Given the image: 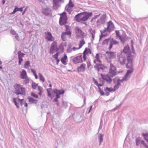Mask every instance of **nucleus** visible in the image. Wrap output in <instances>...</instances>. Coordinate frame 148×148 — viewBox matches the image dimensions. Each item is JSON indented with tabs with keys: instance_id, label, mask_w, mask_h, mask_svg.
Here are the masks:
<instances>
[{
	"instance_id": "1",
	"label": "nucleus",
	"mask_w": 148,
	"mask_h": 148,
	"mask_svg": "<svg viewBox=\"0 0 148 148\" xmlns=\"http://www.w3.org/2000/svg\"><path fill=\"white\" fill-rule=\"evenodd\" d=\"M92 12H89L86 11L77 14L75 15L74 18L77 22H85L92 15Z\"/></svg>"
},
{
	"instance_id": "2",
	"label": "nucleus",
	"mask_w": 148,
	"mask_h": 148,
	"mask_svg": "<svg viewBox=\"0 0 148 148\" xmlns=\"http://www.w3.org/2000/svg\"><path fill=\"white\" fill-rule=\"evenodd\" d=\"M14 87L15 89L14 93L17 95L25 94V91L24 88L21 87L20 85L17 84L14 85Z\"/></svg>"
},
{
	"instance_id": "3",
	"label": "nucleus",
	"mask_w": 148,
	"mask_h": 148,
	"mask_svg": "<svg viewBox=\"0 0 148 148\" xmlns=\"http://www.w3.org/2000/svg\"><path fill=\"white\" fill-rule=\"evenodd\" d=\"M53 92L55 95V97L54 99H59L60 98L61 95H63L65 93L64 89L58 90L56 88L53 89Z\"/></svg>"
},
{
	"instance_id": "4",
	"label": "nucleus",
	"mask_w": 148,
	"mask_h": 148,
	"mask_svg": "<svg viewBox=\"0 0 148 148\" xmlns=\"http://www.w3.org/2000/svg\"><path fill=\"white\" fill-rule=\"evenodd\" d=\"M92 80L95 84L98 87V92L100 93V95L101 96H103L105 95V93L102 90L100 87L103 86V82L101 84H99L97 81L94 77L92 78Z\"/></svg>"
},
{
	"instance_id": "5",
	"label": "nucleus",
	"mask_w": 148,
	"mask_h": 148,
	"mask_svg": "<svg viewBox=\"0 0 148 148\" xmlns=\"http://www.w3.org/2000/svg\"><path fill=\"white\" fill-rule=\"evenodd\" d=\"M108 73L109 74H112L114 76H116L117 74V69L116 67L112 63L110 64V68Z\"/></svg>"
},
{
	"instance_id": "6",
	"label": "nucleus",
	"mask_w": 148,
	"mask_h": 148,
	"mask_svg": "<svg viewBox=\"0 0 148 148\" xmlns=\"http://www.w3.org/2000/svg\"><path fill=\"white\" fill-rule=\"evenodd\" d=\"M23 99H20L19 98L17 97L16 98H14L13 99V101L14 103L15 104L16 106V107L17 108H18L19 106L18 105L17 103L16 102V101H17L18 102H19L20 103V105L21 106H22V104L23 103V104H24L25 106V107H27V103L25 101H23Z\"/></svg>"
},
{
	"instance_id": "7",
	"label": "nucleus",
	"mask_w": 148,
	"mask_h": 148,
	"mask_svg": "<svg viewBox=\"0 0 148 148\" xmlns=\"http://www.w3.org/2000/svg\"><path fill=\"white\" fill-rule=\"evenodd\" d=\"M72 62L75 64L82 63L83 61L82 60V55L81 54L74 57L72 59Z\"/></svg>"
},
{
	"instance_id": "8",
	"label": "nucleus",
	"mask_w": 148,
	"mask_h": 148,
	"mask_svg": "<svg viewBox=\"0 0 148 148\" xmlns=\"http://www.w3.org/2000/svg\"><path fill=\"white\" fill-rule=\"evenodd\" d=\"M73 119L77 123H79L83 120V118L80 114L76 113L74 114Z\"/></svg>"
},
{
	"instance_id": "9",
	"label": "nucleus",
	"mask_w": 148,
	"mask_h": 148,
	"mask_svg": "<svg viewBox=\"0 0 148 148\" xmlns=\"http://www.w3.org/2000/svg\"><path fill=\"white\" fill-rule=\"evenodd\" d=\"M45 39H46L47 41H54V38L50 32L48 31L45 32Z\"/></svg>"
},
{
	"instance_id": "10",
	"label": "nucleus",
	"mask_w": 148,
	"mask_h": 148,
	"mask_svg": "<svg viewBox=\"0 0 148 148\" xmlns=\"http://www.w3.org/2000/svg\"><path fill=\"white\" fill-rule=\"evenodd\" d=\"M51 10L48 7L45 8H42V13L46 16H51L52 14L51 13H50Z\"/></svg>"
},
{
	"instance_id": "11",
	"label": "nucleus",
	"mask_w": 148,
	"mask_h": 148,
	"mask_svg": "<svg viewBox=\"0 0 148 148\" xmlns=\"http://www.w3.org/2000/svg\"><path fill=\"white\" fill-rule=\"evenodd\" d=\"M107 25L108 32L110 33L114 29L115 27L113 23L111 21H109L107 23Z\"/></svg>"
},
{
	"instance_id": "12",
	"label": "nucleus",
	"mask_w": 148,
	"mask_h": 148,
	"mask_svg": "<svg viewBox=\"0 0 148 148\" xmlns=\"http://www.w3.org/2000/svg\"><path fill=\"white\" fill-rule=\"evenodd\" d=\"M107 18L106 14H104L100 17V19L98 20L96 22L97 23H100V24H104L105 23Z\"/></svg>"
},
{
	"instance_id": "13",
	"label": "nucleus",
	"mask_w": 148,
	"mask_h": 148,
	"mask_svg": "<svg viewBox=\"0 0 148 148\" xmlns=\"http://www.w3.org/2000/svg\"><path fill=\"white\" fill-rule=\"evenodd\" d=\"M121 53H123L125 54H128L129 53H132V52L130 50V47L128 45H126L124 47L123 50L121 51Z\"/></svg>"
},
{
	"instance_id": "14",
	"label": "nucleus",
	"mask_w": 148,
	"mask_h": 148,
	"mask_svg": "<svg viewBox=\"0 0 148 148\" xmlns=\"http://www.w3.org/2000/svg\"><path fill=\"white\" fill-rule=\"evenodd\" d=\"M86 64L84 63H82L80 64L79 66L77 67V71L78 72H84L85 70Z\"/></svg>"
},
{
	"instance_id": "15",
	"label": "nucleus",
	"mask_w": 148,
	"mask_h": 148,
	"mask_svg": "<svg viewBox=\"0 0 148 148\" xmlns=\"http://www.w3.org/2000/svg\"><path fill=\"white\" fill-rule=\"evenodd\" d=\"M68 18H64L63 17H60L59 20V24L61 26L68 23L67 22Z\"/></svg>"
},
{
	"instance_id": "16",
	"label": "nucleus",
	"mask_w": 148,
	"mask_h": 148,
	"mask_svg": "<svg viewBox=\"0 0 148 148\" xmlns=\"http://www.w3.org/2000/svg\"><path fill=\"white\" fill-rule=\"evenodd\" d=\"M18 56V64L20 65L21 64V62L22 61L23 59L22 58L25 55L24 53H21V51H19L17 53Z\"/></svg>"
},
{
	"instance_id": "17",
	"label": "nucleus",
	"mask_w": 148,
	"mask_h": 148,
	"mask_svg": "<svg viewBox=\"0 0 148 148\" xmlns=\"http://www.w3.org/2000/svg\"><path fill=\"white\" fill-rule=\"evenodd\" d=\"M60 61L64 65H66L67 64V62L68 61V57L66 54H64L63 56L60 59Z\"/></svg>"
},
{
	"instance_id": "18",
	"label": "nucleus",
	"mask_w": 148,
	"mask_h": 148,
	"mask_svg": "<svg viewBox=\"0 0 148 148\" xmlns=\"http://www.w3.org/2000/svg\"><path fill=\"white\" fill-rule=\"evenodd\" d=\"M115 52H112L110 51H107L106 53V54H108V58L110 60L111 59L115 58L116 56L115 55Z\"/></svg>"
},
{
	"instance_id": "19",
	"label": "nucleus",
	"mask_w": 148,
	"mask_h": 148,
	"mask_svg": "<svg viewBox=\"0 0 148 148\" xmlns=\"http://www.w3.org/2000/svg\"><path fill=\"white\" fill-rule=\"evenodd\" d=\"M133 55L132 54V53L127 54L126 58L127 61V63H129L130 62H133Z\"/></svg>"
},
{
	"instance_id": "20",
	"label": "nucleus",
	"mask_w": 148,
	"mask_h": 148,
	"mask_svg": "<svg viewBox=\"0 0 148 148\" xmlns=\"http://www.w3.org/2000/svg\"><path fill=\"white\" fill-rule=\"evenodd\" d=\"M126 67L127 69H130V70H133L134 71V69L133 68V62L126 64Z\"/></svg>"
},
{
	"instance_id": "21",
	"label": "nucleus",
	"mask_w": 148,
	"mask_h": 148,
	"mask_svg": "<svg viewBox=\"0 0 148 148\" xmlns=\"http://www.w3.org/2000/svg\"><path fill=\"white\" fill-rule=\"evenodd\" d=\"M21 77L22 79H26L27 78V73L25 71L23 70L21 74Z\"/></svg>"
},
{
	"instance_id": "22",
	"label": "nucleus",
	"mask_w": 148,
	"mask_h": 148,
	"mask_svg": "<svg viewBox=\"0 0 148 148\" xmlns=\"http://www.w3.org/2000/svg\"><path fill=\"white\" fill-rule=\"evenodd\" d=\"M104 134L101 133L99 134L98 136V139L99 140V145H100L101 143L103 142V137Z\"/></svg>"
},
{
	"instance_id": "23",
	"label": "nucleus",
	"mask_w": 148,
	"mask_h": 148,
	"mask_svg": "<svg viewBox=\"0 0 148 148\" xmlns=\"http://www.w3.org/2000/svg\"><path fill=\"white\" fill-rule=\"evenodd\" d=\"M38 90L39 91V92L38 93V94L41 96L42 95V93L43 91V89L42 87L38 85Z\"/></svg>"
},
{
	"instance_id": "24",
	"label": "nucleus",
	"mask_w": 148,
	"mask_h": 148,
	"mask_svg": "<svg viewBox=\"0 0 148 148\" xmlns=\"http://www.w3.org/2000/svg\"><path fill=\"white\" fill-rule=\"evenodd\" d=\"M110 39H111L110 40V42L113 45L119 44L118 42L116 40L114 39L113 38H111Z\"/></svg>"
},
{
	"instance_id": "25",
	"label": "nucleus",
	"mask_w": 148,
	"mask_h": 148,
	"mask_svg": "<svg viewBox=\"0 0 148 148\" xmlns=\"http://www.w3.org/2000/svg\"><path fill=\"white\" fill-rule=\"evenodd\" d=\"M80 33V34L79 35H76V36L77 37L79 36L82 38V39H84V38L86 36V34L83 31H82V32H81Z\"/></svg>"
},
{
	"instance_id": "26",
	"label": "nucleus",
	"mask_w": 148,
	"mask_h": 148,
	"mask_svg": "<svg viewBox=\"0 0 148 148\" xmlns=\"http://www.w3.org/2000/svg\"><path fill=\"white\" fill-rule=\"evenodd\" d=\"M67 7L70 8H73L74 6V4L73 3L72 0H69V3L66 5Z\"/></svg>"
},
{
	"instance_id": "27",
	"label": "nucleus",
	"mask_w": 148,
	"mask_h": 148,
	"mask_svg": "<svg viewBox=\"0 0 148 148\" xmlns=\"http://www.w3.org/2000/svg\"><path fill=\"white\" fill-rule=\"evenodd\" d=\"M116 83L114 85L113 88L116 90L118 89L119 87L121 86V84L119 82H116Z\"/></svg>"
},
{
	"instance_id": "28",
	"label": "nucleus",
	"mask_w": 148,
	"mask_h": 148,
	"mask_svg": "<svg viewBox=\"0 0 148 148\" xmlns=\"http://www.w3.org/2000/svg\"><path fill=\"white\" fill-rule=\"evenodd\" d=\"M29 102L30 103H36L37 102V100L36 99H34L32 97H28Z\"/></svg>"
},
{
	"instance_id": "29",
	"label": "nucleus",
	"mask_w": 148,
	"mask_h": 148,
	"mask_svg": "<svg viewBox=\"0 0 148 148\" xmlns=\"http://www.w3.org/2000/svg\"><path fill=\"white\" fill-rule=\"evenodd\" d=\"M59 15H60V17H62L64 18H68V17L66 15V13L65 11H64L62 13L60 14Z\"/></svg>"
},
{
	"instance_id": "30",
	"label": "nucleus",
	"mask_w": 148,
	"mask_h": 148,
	"mask_svg": "<svg viewBox=\"0 0 148 148\" xmlns=\"http://www.w3.org/2000/svg\"><path fill=\"white\" fill-rule=\"evenodd\" d=\"M111 38V37H110L109 38H106L104 40H103V41L102 42V45H104L106 44H108V42H109V41L110 40V39Z\"/></svg>"
},
{
	"instance_id": "31",
	"label": "nucleus",
	"mask_w": 148,
	"mask_h": 148,
	"mask_svg": "<svg viewBox=\"0 0 148 148\" xmlns=\"http://www.w3.org/2000/svg\"><path fill=\"white\" fill-rule=\"evenodd\" d=\"M38 74L40 80L42 82H44L45 81V78L40 73H39Z\"/></svg>"
},
{
	"instance_id": "32",
	"label": "nucleus",
	"mask_w": 148,
	"mask_h": 148,
	"mask_svg": "<svg viewBox=\"0 0 148 148\" xmlns=\"http://www.w3.org/2000/svg\"><path fill=\"white\" fill-rule=\"evenodd\" d=\"M133 72V70H127L126 73L125 75L128 76V77H130L131 74H132Z\"/></svg>"
},
{
	"instance_id": "33",
	"label": "nucleus",
	"mask_w": 148,
	"mask_h": 148,
	"mask_svg": "<svg viewBox=\"0 0 148 148\" xmlns=\"http://www.w3.org/2000/svg\"><path fill=\"white\" fill-rule=\"evenodd\" d=\"M85 43V41L84 39H82L81 40L79 41V46L81 48L83 46Z\"/></svg>"
},
{
	"instance_id": "34",
	"label": "nucleus",
	"mask_w": 148,
	"mask_h": 148,
	"mask_svg": "<svg viewBox=\"0 0 148 148\" xmlns=\"http://www.w3.org/2000/svg\"><path fill=\"white\" fill-rule=\"evenodd\" d=\"M142 136L143 137L144 139L146 141L148 140V132L147 133H143Z\"/></svg>"
},
{
	"instance_id": "35",
	"label": "nucleus",
	"mask_w": 148,
	"mask_h": 148,
	"mask_svg": "<svg viewBox=\"0 0 148 148\" xmlns=\"http://www.w3.org/2000/svg\"><path fill=\"white\" fill-rule=\"evenodd\" d=\"M72 47V45L71 43H70L68 45L67 48L66 49L67 52L68 53H71L72 51L71 49L69 50V49H71V47Z\"/></svg>"
},
{
	"instance_id": "36",
	"label": "nucleus",
	"mask_w": 148,
	"mask_h": 148,
	"mask_svg": "<svg viewBox=\"0 0 148 148\" xmlns=\"http://www.w3.org/2000/svg\"><path fill=\"white\" fill-rule=\"evenodd\" d=\"M125 57L124 56L122 61H120L119 58L118 60V61L120 62V63L121 65H124L125 64Z\"/></svg>"
},
{
	"instance_id": "37",
	"label": "nucleus",
	"mask_w": 148,
	"mask_h": 148,
	"mask_svg": "<svg viewBox=\"0 0 148 148\" xmlns=\"http://www.w3.org/2000/svg\"><path fill=\"white\" fill-rule=\"evenodd\" d=\"M66 35H69L70 36H71L72 32L70 30V29H69L67 30H65V32H64Z\"/></svg>"
},
{
	"instance_id": "38",
	"label": "nucleus",
	"mask_w": 148,
	"mask_h": 148,
	"mask_svg": "<svg viewBox=\"0 0 148 148\" xmlns=\"http://www.w3.org/2000/svg\"><path fill=\"white\" fill-rule=\"evenodd\" d=\"M60 6L59 4H56L55 3H53V8L55 10H57Z\"/></svg>"
},
{
	"instance_id": "39",
	"label": "nucleus",
	"mask_w": 148,
	"mask_h": 148,
	"mask_svg": "<svg viewBox=\"0 0 148 148\" xmlns=\"http://www.w3.org/2000/svg\"><path fill=\"white\" fill-rule=\"evenodd\" d=\"M57 42L56 41H53L51 44L50 48H57Z\"/></svg>"
},
{
	"instance_id": "40",
	"label": "nucleus",
	"mask_w": 148,
	"mask_h": 148,
	"mask_svg": "<svg viewBox=\"0 0 148 148\" xmlns=\"http://www.w3.org/2000/svg\"><path fill=\"white\" fill-rule=\"evenodd\" d=\"M59 48L61 49V53H63L64 50V47L63 46L62 43H61L59 46Z\"/></svg>"
},
{
	"instance_id": "41",
	"label": "nucleus",
	"mask_w": 148,
	"mask_h": 148,
	"mask_svg": "<svg viewBox=\"0 0 148 148\" xmlns=\"http://www.w3.org/2000/svg\"><path fill=\"white\" fill-rule=\"evenodd\" d=\"M65 34L64 33V32H62L61 34V38L62 39V40L63 41H65L66 40V37L65 36Z\"/></svg>"
},
{
	"instance_id": "42",
	"label": "nucleus",
	"mask_w": 148,
	"mask_h": 148,
	"mask_svg": "<svg viewBox=\"0 0 148 148\" xmlns=\"http://www.w3.org/2000/svg\"><path fill=\"white\" fill-rule=\"evenodd\" d=\"M30 62L29 61H26L24 64V67L25 68H28L30 66Z\"/></svg>"
},
{
	"instance_id": "43",
	"label": "nucleus",
	"mask_w": 148,
	"mask_h": 148,
	"mask_svg": "<svg viewBox=\"0 0 148 148\" xmlns=\"http://www.w3.org/2000/svg\"><path fill=\"white\" fill-rule=\"evenodd\" d=\"M69 8V7H67V6H66L65 10L68 12L69 14H71L72 10L71 9Z\"/></svg>"
},
{
	"instance_id": "44",
	"label": "nucleus",
	"mask_w": 148,
	"mask_h": 148,
	"mask_svg": "<svg viewBox=\"0 0 148 148\" xmlns=\"http://www.w3.org/2000/svg\"><path fill=\"white\" fill-rule=\"evenodd\" d=\"M89 32L91 34V35H92V34L95 35V30L94 29L92 30V28H90L89 29Z\"/></svg>"
},
{
	"instance_id": "45",
	"label": "nucleus",
	"mask_w": 148,
	"mask_h": 148,
	"mask_svg": "<svg viewBox=\"0 0 148 148\" xmlns=\"http://www.w3.org/2000/svg\"><path fill=\"white\" fill-rule=\"evenodd\" d=\"M119 39L121 40V42L123 44H124L125 42L126 41V40L125 38V37H123L122 36L121 37H119Z\"/></svg>"
},
{
	"instance_id": "46",
	"label": "nucleus",
	"mask_w": 148,
	"mask_h": 148,
	"mask_svg": "<svg viewBox=\"0 0 148 148\" xmlns=\"http://www.w3.org/2000/svg\"><path fill=\"white\" fill-rule=\"evenodd\" d=\"M140 138H136V145H138L140 143Z\"/></svg>"
},
{
	"instance_id": "47",
	"label": "nucleus",
	"mask_w": 148,
	"mask_h": 148,
	"mask_svg": "<svg viewBox=\"0 0 148 148\" xmlns=\"http://www.w3.org/2000/svg\"><path fill=\"white\" fill-rule=\"evenodd\" d=\"M102 125H103V121H102V118H101L100 119V125L99 127V129H98V132H99V130L100 129H101L102 128Z\"/></svg>"
},
{
	"instance_id": "48",
	"label": "nucleus",
	"mask_w": 148,
	"mask_h": 148,
	"mask_svg": "<svg viewBox=\"0 0 148 148\" xmlns=\"http://www.w3.org/2000/svg\"><path fill=\"white\" fill-rule=\"evenodd\" d=\"M115 32L116 36V37H118L119 38V37H121V35L120 34L119 31L116 30L115 31Z\"/></svg>"
},
{
	"instance_id": "49",
	"label": "nucleus",
	"mask_w": 148,
	"mask_h": 148,
	"mask_svg": "<svg viewBox=\"0 0 148 148\" xmlns=\"http://www.w3.org/2000/svg\"><path fill=\"white\" fill-rule=\"evenodd\" d=\"M76 32V33H80L81 32H82V31L81 29L80 28H79L78 27H75Z\"/></svg>"
},
{
	"instance_id": "50",
	"label": "nucleus",
	"mask_w": 148,
	"mask_h": 148,
	"mask_svg": "<svg viewBox=\"0 0 148 148\" xmlns=\"http://www.w3.org/2000/svg\"><path fill=\"white\" fill-rule=\"evenodd\" d=\"M86 50H88V52H87V55H88V53L91 54V53H92L91 51V49L90 48H88L87 47L86 48H85V50H84V51H85V53H86Z\"/></svg>"
},
{
	"instance_id": "51",
	"label": "nucleus",
	"mask_w": 148,
	"mask_h": 148,
	"mask_svg": "<svg viewBox=\"0 0 148 148\" xmlns=\"http://www.w3.org/2000/svg\"><path fill=\"white\" fill-rule=\"evenodd\" d=\"M83 59L84 61H86L87 58L86 55L87 54H86V53H85V51L83 52Z\"/></svg>"
},
{
	"instance_id": "52",
	"label": "nucleus",
	"mask_w": 148,
	"mask_h": 148,
	"mask_svg": "<svg viewBox=\"0 0 148 148\" xmlns=\"http://www.w3.org/2000/svg\"><path fill=\"white\" fill-rule=\"evenodd\" d=\"M47 95L50 97L51 99H53V96L52 95L51 91H47Z\"/></svg>"
},
{
	"instance_id": "53",
	"label": "nucleus",
	"mask_w": 148,
	"mask_h": 148,
	"mask_svg": "<svg viewBox=\"0 0 148 148\" xmlns=\"http://www.w3.org/2000/svg\"><path fill=\"white\" fill-rule=\"evenodd\" d=\"M58 99H54L53 100V101L56 103V104L58 107L60 106L59 102L58 101Z\"/></svg>"
},
{
	"instance_id": "54",
	"label": "nucleus",
	"mask_w": 148,
	"mask_h": 148,
	"mask_svg": "<svg viewBox=\"0 0 148 148\" xmlns=\"http://www.w3.org/2000/svg\"><path fill=\"white\" fill-rule=\"evenodd\" d=\"M62 104L65 108L67 107L68 105L67 103L66 102L63 101H62Z\"/></svg>"
},
{
	"instance_id": "55",
	"label": "nucleus",
	"mask_w": 148,
	"mask_h": 148,
	"mask_svg": "<svg viewBox=\"0 0 148 148\" xmlns=\"http://www.w3.org/2000/svg\"><path fill=\"white\" fill-rule=\"evenodd\" d=\"M31 71L33 73L34 75L35 76V77L36 79H37V75H36V71L35 70L33 69H31Z\"/></svg>"
},
{
	"instance_id": "56",
	"label": "nucleus",
	"mask_w": 148,
	"mask_h": 148,
	"mask_svg": "<svg viewBox=\"0 0 148 148\" xmlns=\"http://www.w3.org/2000/svg\"><path fill=\"white\" fill-rule=\"evenodd\" d=\"M107 83H108L109 84H110L112 81V79L111 78L106 79L105 80Z\"/></svg>"
},
{
	"instance_id": "57",
	"label": "nucleus",
	"mask_w": 148,
	"mask_h": 148,
	"mask_svg": "<svg viewBox=\"0 0 148 148\" xmlns=\"http://www.w3.org/2000/svg\"><path fill=\"white\" fill-rule=\"evenodd\" d=\"M105 75L106 77H107L108 78H111L112 77H113L114 76L112 75V74H107L106 75L105 74Z\"/></svg>"
},
{
	"instance_id": "58",
	"label": "nucleus",
	"mask_w": 148,
	"mask_h": 148,
	"mask_svg": "<svg viewBox=\"0 0 148 148\" xmlns=\"http://www.w3.org/2000/svg\"><path fill=\"white\" fill-rule=\"evenodd\" d=\"M100 75L101 76L102 79L103 80H105L106 79V76L105 75V74L102 73H101Z\"/></svg>"
},
{
	"instance_id": "59",
	"label": "nucleus",
	"mask_w": 148,
	"mask_h": 148,
	"mask_svg": "<svg viewBox=\"0 0 148 148\" xmlns=\"http://www.w3.org/2000/svg\"><path fill=\"white\" fill-rule=\"evenodd\" d=\"M54 52V48L50 47L49 53L50 54H53Z\"/></svg>"
},
{
	"instance_id": "60",
	"label": "nucleus",
	"mask_w": 148,
	"mask_h": 148,
	"mask_svg": "<svg viewBox=\"0 0 148 148\" xmlns=\"http://www.w3.org/2000/svg\"><path fill=\"white\" fill-rule=\"evenodd\" d=\"M131 47L132 53L133 54H135V49H134V46H131Z\"/></svg>"
},
{
	"instance_id": "61",
	"label": "nucleus",
	"mask_w": 148,
	"mask_h": 148,
	"mask_svg": "<svg viewBox=\"0 0 148 148\" xmlns=\"http://www.w3.org/2000/svg\"><path fill=\"white\" fill-rule=\"evenodd\" d=\"M59 56L58 55V54L57 53H55L54 55H53L52 56V57L54 58V59H57V58H58V57Z\"/></svg>"
},
{
	"instance_id": "62",
	"label": "nucleus",
	"mask_w": 148,
	"mask_h": 148,
	"mask_svg": "<svg viewBox=\"0 0 148 148\" xmlns=\"http://www.w3.org/2000/svg\"><path fill=\"white\" fill-rule=\"evenodd\" d=\"M32 88L34 89H35L37 87V84L35 83H33L32 84Z\"/></svg>"
},
{
	"instance_id": "63",
	"label": "nucleus",
	"mask_w": 148,
	"mask_h": 148,
	"mask_svg": "<svg viewBox=\"0 0 148 148\" xmlns=\"http://www.w3.org/2000/svg\"><path fill=\"white\" fill-rule=\"evenodd\" d=\"M128 77V76L126 75H124V76L122 78L124 80V81H127L128 80L127 77Z\"/></svg>"
},
{
	"instance_id": "64",
	"label": "nucleus",
	"mask_w": 148,
	"mask_h": 148,
	"mask_svg": "<svg viewBox=\"0 0 148 148\" xmlns=\"http://www.w3.org/2000/svg\"><path fill=\"white\" fill-rule=\"evenodd\" d=\"M109 88V92H114L115 91L114 88H112L111 87Z\"/></svg>"
}]
</instances>
